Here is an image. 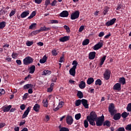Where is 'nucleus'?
<instances>
[{
	"mask_svg": "<svg viewBox=\"0 0 131 131\" xmlns=\"http://www.w3.org/2000/svg\"><path fill=\"white\" fill-rule=\"evenodd\" d=\"M86 119L89 121V122L91 125L95 126L96 125V123L95 121L98 119V116L97 113L95 111H92L90 113V115L86 117Z\"/></svg>",
	"mask_w": 131,
	"mask_h": 131,
	"instance_id": "obj_1",
	"label": "nucleus"
},
{
	"mask_svg": "<svg viewBox=\"0 0 131 131\" xmlns=\"http://www.w3.org/2000/svg\"><path fill=\"white\" fill-rule=\"evenodd\" d=\"M104 120L105 119H104V116H102L101 117L97 118V119L95 121H96L95 125L96 124L97 126H102V124H103L104 123Z\"/></svg>",
	"mask_w": 131,
	"mask_h": 131,
	"instance_id": "obj_2",
	"label": "nucleus"
},
{
	"mask_svg": "<svg viewBox=\"0 0 131 131\" xmlns=\"http://www.w3.org/2000/svg\"><path fill=\"white\" fill-rule=\"evenodd\" d=\"M108 112H110L111 115L113 116L116 113L117 111L115 110V105L114 103H111L108 106Z\"/></svg>",
	"mask_w": 131,
	"mask_h": 131,
	"instance_id": "obj_3",
	"label": "nucleus"
},
{
	"mask_svg": "<svg viewBox=\"0 0 131 131\" xmlns=\"http://www.w3.org/2000/svg\"><path fill=\"white\" fill-rule=\"evenodd\" d=\"M33 58L30 56H27L23 60L24 65H29L33 63Z\"/></svg>",
	"mask_w": 131,
	"mask_h": 131,
	"instance_id": "obj_4",
	"label": "nucleus"
},
{
	"mask_svg": "<svg viewBox=\"0 0 131 131\" xmlns=\"http://www.w3.org/2000/svg\"><path fill=\"white\" fill-rule=\"evenodd\" d=\"M104 78L105 80H109L111 76V71L110 70L106 69L103 74Z\"/></svg>",
	"mask_w": 131,
	"mask_h": 131,
	"instance_id": "obj_5",
	"label": "nucleus"
},
{
	"mask_svg": "<svg viewBox=\"0 0 131 131\" xmlns=\"http://www.w3.org/2000/svg\"><path fill=\"white\" fill-rule=\"evenodd\" d=\"M79 17V11H76L71 15V19L72 20H75Z\"/></svg>",
	"mask_w": 131,
	"mask_h": 131,
	"instance_id": "obj_6",
	"label": "nucleus"
},
{
	"mask_svg": "<svg viewBox=\"0 0 131 131\" xmlns=\"http://www.w3.org/2000/svg\"><path fill=\"white\" fill-rule=\"evenodd\" d=\"M31 111V106H29L27 110L24 112V114L22 115V119H24V118H26L29 114V112Z\"/></svg>",
	"mask_w": 131,
	"mask_h": 131,
	"instance_id": "obj_7",
	"label": "nucleus"
},
{
	"mask_svg": "<svg viewBox=\"0 0 131 131\" xmlns=\"http://www.w3.org/2000/svg\"><path fill=\"white\" fill-rule=\"evenodd\" d=\"M103 46H104V44L103 43V42H98V43L96 44L94 46L93 50H94V51H98V50H99V49H101V48H102Z\"/></svg>",
	"mask_w": 131,
	"mask_h": 131,
	"instance_id": "obj_8",
	"label": "nucleus"
},
{
	"mask_svg": "<svg viewBox=\"0 0 131 131\" xmlns=\"http://www.w3.org/2000/svg\"><path fill=\"white\" fill-rule=\"evenodd\" d=\"M114 91H121V84L120 83H116L113 88Z\"/></svg>",
	"mask_w": 131,
	"mask_h": 131,
	"instance_id": "obj_9",
	"label": "nucleus"
},
{
	"mask_svg": "<svg viewBox=\"0 0 131 131\" xmlns=\"http://www.w3.org/2000/svg\"><path fill=\"white\" fill-rule=\"evenodd\" d=\"M66 122L69 125H71L73 123V118L71 116H68L66 118Z\"/></svg>",
	"mask_w": 131,
	"mask_h": 131,
	"instance_id": "obj_10",
	"label": "nucleus"
},
{
	"mask_svg": "<svg viewBox=\"0 0 131 131\" xmlns=\"http://www.w3.org/2000/svg\"><path fill=\"white\" fill-rule=\"evenodd\" d=\"M70 39V36H64L60 38L59 41L61 42H65V41H68Z\"/></svg>",
	"mask_w": 131,
	"mask_h": 131,
	"instance_id": "obj_11",
	"label": "nucleus"
},
{
	"mask_svg": "<svg viewBox=\"0 0 131 131\" xmlns=\"http://www.w3.org/2000/svg\"><path fill=\"white\" fill-rule=\"evenodd\" d=\"M81 104L85 109H89V103H88V100L86 99H81Z\"/></svg>",
	"mask_w": 131,
	"mask_h": 131,
	"instance_id": "obj_12",
	"label": "nucleus"
},
{
	"mask_svg": "<svg viewBox=\"0 0 131 131\" xmlns=\"http://www.w3.org/2000/svg\"><path fill=\"white\" fill-rule=\"evenodd\" d=\"M76 68L75 67H73L72 68H71L69 70L70 74V75H72V76H75V74L76 73Z\"/></svg>",
	"mask_w": 131,
	"mask_h": 131,
	"instance_id": "obj_13",
	"label": "nucleus"
},
{
	"mask_svg": "<svg viewBox=\"0 0 131 131\" xmlns=\"http://www.w3.org/2000/svg\"><path fill=\"white\" fill-rule=\"evenodd\" d=\"M115 21H116V18H114L111 19L110 21L106 23L105 25L106 26H111L115 23Z\"/></svg>",
	"mask_w": 131,
	"mask_h": 131,
	"instance_id": "obj_14",
	"label": "nucleus"
},
{
	"mask_svg": "<svg viewBox=\"0 0 131 131\" xmlns=\"http://www.w3.org/2000/svg\"><path fill=\"white\" fill-rule=\"evenodd\" d=\"M59 16L60 17H62V18L68 17V16H69V12L66 10L63 11L60 13Z\"/></svg>",
	"mask_w": 131,
	"mask_h": 131,
	"instance_id": "obj_15",
	"label": "nucleus"
},
{
	"mask_svg": "<svg viewBox=\"0 0 131 131\" xmlns=\"http://www.w3.org/2000/svg\"><path fill=\"white\" fill-rule=\"evenodd\" d=\"M12 108V105H5L3 106L2 109H3L4 112H9L10 110H11V108Z\"/></svg>",
	"mask_w": 131,
	"mask_h": 131,
	"instance_id": "obj_16",
	"label": "nucleus"
},
{
	"mask_svg": "<svg viewBox=\"0 0 131 131\" xmlns=\"http://www.w3.org/2000/svg\"><path fill=\"white\" fill-rule=\"evenodd\" d=\"M121 118V114L118 113L114 115L113 119L114 120H119Z\"/></svg>",
	"mask_w": 131,
	"mask_h": 131,
	"instance_id": "obj_17",
	"label": "nucleus"
},
{
	"mask_svg": "<svg viewBox=\"0 0 131 131\" xmlns=\"http://www.w3.org/2000/svg\"><path fill=\"white\" fill-rule=\"evenodd\" d=\"M95 57H96L95 52H91L89 54V59H90V60H94Z\"/></svg>",
	"mask_w": 131,
	"mask_h": 131,
	"instance_id": "obj_18",
	"label": "nucleus"
},
{
	"mask_svg": "<svg viewBox=\"0 0 131 131\" xmlns=\"http://www.w3.org/2000/svg\"><path fill=\"white\" fill-rule=\"evenodd\" d=\"M30 11L29 10H27V11H24L20 15L21 18H26L27 17L28 15H29V13Z\"/></svg>",
	"mask_w": 131,
	"mask_h": 131,
	"instance_id": "obj_19",
	"label": "nucleus"
},
{
	"mask_svg": "<svg viewBox=\"0 0 131 131\" xmlns=\"http://www.w3.org/2000/svg\"><path fill=\"white\" fill-rule=\"evenodd\" d=\"M47 60H48V57H47V55H45L43 56L42 58L39 60V62L41 64H45V63L47 62Z\"/></svg>",
	"mask_w": 131,
	"mask_h": 131,
	"instance_id": "obj_20",
	"label": "nucleus"
},
{
	"mask_svg": "<svg viewBox=\"0 0 131 131\" xmlns=\"http://www.w3.org/2000/svg\"><path fill=\"white\" fill-rule=\"evenodd\" d=\"M40 108V105L39 104L36 103L33 107V110L35 111V112H39V109Z\"/></svg>",
	"mask_w": 131,
	"mask_h": 131,
	"instance_id": "obj_21",
	"label": "nucleus"
},
{
	"mask_svg": "<svg viewBox=\"0 0 131 131\" xmlns=\"http://www.w3.org/2000/svg\"><path fill=\"white\" fill-rule=\"evenodd\" d=\"M28 70H29V73H31V74H33V73L35 71V66L32 65L31 66L29 69Z\"/></svg>",
	"mask_w": 131,
	"mask_h": 131,
	"instance_id": "obj_22",
	"label": "nucleus"
},
{
	"mask_svg": "<svg viewBox=\"0 0 131 131\" xmlns=\"http://www.w3.org/2000/svg\"><path fill=\"white\" fill-rule=\"evenodd\" d=\"M79 88L81 90H83L85 88V82L84 81H81L79 84Z\"/></svg>",
	"mask_w": 131,
	"mask_h": 131,
	"instance_id": "obj_23",
	"label": "nucleus"
},
{
	"mask_svg": "<svg viewBox=\"0 0 131 131\" xmlns=\"http://www.w3.org/2000/svg\"><path fill=\"white\" fill-rule=\"evenodd\" d=\"M33 88V85L32 84H27L24 85V90H28V89H32Z\"/></svg>",
	"mask_w": 131,
	"mask_h": 131,
	"instance_id": "obj_24",
	"label": "nucleus"
},
{
	"mask_svg": "<svg viewBox=\"0 0 131 131\" xmlns=\"http://www.w3.org/2000/svg\"><path fill=\"white\" fill-rule=\"evenodd\" d=\"M105 60H106V56H103L100 60V62L99 63V66L102 67V66L104 64L105 62Z\"/></svg>",
	"mask_w": 131,
	"mask_h": 131,
	"instance_id": "obj_25",
	"label": "nucleus"
},
{
	"mask_svg": "<svg viewBox=\"0 0 131 131\" xmlns=\"http://www.w3.org/2000/svg\"><path fill=\"white\" fill-rule=\"evenodd\" d=\"M6 25H7V23L5 21L0 22V29H4L6 27Z\"/></svg>",
	"mask_w": 131,
	"mask_h": 131,
	"instance_id": "obj_26",
	"label": "nucleus"
},
{
	"mask_svg": "<svg viewBox=\"0 0 131 131\" xmlns=\"http://www.w3.org/2000/svg\"><path fill=\"white\" fill-rule=\"evenodd\" d=\"M95 81V80H94V78L91 77L89 78L87 80V84H92L93 82Z\"/></svg>",
	"mask_w": 131,
	"mask_h": 131,
	"instance_id": "obj_27",
	"label": "nucleus"
},
{
	"mask_svg": "<svg viewBox=\"0 0 131 131\" xmlns=\"http://www.w3.org/2000/svg\"><path fill=\"white\" fill-rule=\"evenodd\" d=\"M52 72L49 70H45L42 72V75H50L51 74Z\"/></svg>",
	"mask_w": 131,
	"mask_h": 131,
	"instance_id": "obj_28",
	"label": "nucleus"
},
{
	"mask_svg": "<svg viewBox=\"0 0 131 131\" xmlns=\"http://www.w3.org/2000/svg\"><path fill=\"white\" fill-rule=\"evenodd\" d=\"M77 96L78 97L79 99H82V98H83V93H82L81 91H78Z\"/></svg>",
	"mask_w": 131,
	"mask_h": 131,
	"instance_id": "obj_29",
	"label": "nucleus"
},
{
	"mask_svg": "<svg viewBox=\"0 0 131 131\" xmlns=\"http://www.w3.org/2000/svg\"><path fill=\"white\" fill-rule=\"evenodd\" d=\"M128 115H129V113H127L126 112H124L122 113L121 116H122L123 118H126V117H127Z\"/></svg>",
	"mask_w": 131,
	"mask_h": 131,
	"instance_id": "obj_30",
	"label": "nucleus"
},
{
	"mask_svg": "<svg viewBox=\"0 0 131 131\" xmlns=\"http://www.w3.org/2000/svg\"><path fill=\"white\" fill-rule=\"evenodd\" d=\"M119 82H120V83H122L123 85L125 84V78L124 77L120 78Z\"/></svg>",
	"mask_w": 131,
	"mask_h": 131,
	"instance_id": "obj_31",
	"label": "nucleus"
},
{
	"mask_svg": "<svg viewBox=\"0 0 131 131\" xmlns=\"http://www.w3.org/2000/svg\"><path fill=\"white\" fill-rule=\"evenodd\" d=\"M36 15V11H33L31 14L30 16H29L28 17V19H32V18H33V17H34Z\"/></svg>",
	"mask_w": 131,
	"mask_h": 131,
	"instance_id": "obj_32",
	"label": "nucleus"
},
{
	"mask_svg": "<svg viewBox=\"0 0 131 131\" xmlns=\"http://www.w3.org/2000/svg\"><path fill=\"white\" fill-rule=\"evenodd\" d=\"M90 43V39H84L82 42V46H88Z\"/></svg>",
	"mask_w": 131,
	"mask_h": 131,
	"instance_id": "obj_33",
	"label": "nucleus"
},
{
	"mask_svg": "<svg viewBox=\"0 0 131 131\" xmlns=\"http://www.w3.org/2000/svg\"><path fill=\"white\" fill-rule=\"evenodd\" d=\"M81 104V99H78L75 101V105L76 107H78Z\"/></svg>",
	"mask_w": 131,
	"mask_h": 131,
	"instance_id": "obj_34",
	"label": "nucleus"
},
{
	"mask_svg": "<svg viewBox=\"0 0 131 131\" xmlns=\"http://www.w3.org/2000/svg\"><path fill=\"white\" fill-rule=\"evenodd\" d=\"M96 85H102V80L100 79H98L95 81Z\"/></svg>",
	"mask_w": 131,
	"mask_h": 131,
	"instance_id": "obj_35",
	"label": "nucleus"
},
{
	"mask_svg": "<svg viewBox=\"0 0 131 131\" xmlns=\"http://www.w3.org/2000/svg\"><path fill=\"white\" fill-rule=\"evenodd\" d=\"M103 126H105V125L106 126H108V127H109L110 126V121H109L108 120H106L104 122H103Z\"/></svg>",
	"mask_w": 131,
	"mask_h": 131,
	"instance_id": "obj_36",
	"label": "nucleus"
},
{
	"mask_svg": "<svg viewBox=\"0 0 131 131\" xmlns=\"http://www.w3.org/2000/svg\"><path fill=\"white\" fill-rule=\"evenodd\" d=\"M81 118V114L78 113L75 115V118L76 120H79V119Z\"/></svg>",
	"mask_w": 131,
	"mask_h": 131,
	"instance_id": "obj_37",
	"label": "nucleus"
},
{
	"mask_svg": "<svg viewBox=\"0 0 131 131\" xmlns=\"http://www.w3.org/2000/svg\"><path fill=\"white\" fill-rule=\"evenodd\" d=\"M84 126L85 128L89 127V121L86 119L84 121Z\"/></svg>",
	"mask_w": 131,
	"mask_h": 131,
	"instance_id": "obj_38",
	"label": "nucleus"
},
{
	"mask_svg": "<svg viewBox=\"0 0 131 131\" xmlns=\"http://www.w3.org/2000/svg\"><path fill=\"white\" fill-rule=\"evenodd\" d=\"M33 43H34L33 41L28 40V41H27V42H26V45H27V47H30V46H32V45H33Z\"/></svg>",
	"mask_w": 131,
	"mask_h": 131,
	"instance_id": "obj_39",
	"label": "nucleus"
},
{
	"mask_svg": "<svg viewBox=\"0 0 131 131\" xmlns=\"http://www.w3.org/2000/svg\"><path fill=\"white\" fill-rule=\"evenodd\" d=\"M36 23H33L29 26V29H33V28H36Z\"/></svg>",
	"mask_w": 131,
	"mask_h": 131,
	"instance_id": "obj_40",
	"label": "nucleus"
},
{
	"mask_svg": "<svg viewBox=\"0 0 131 131\" xmlns=\"http://www.w3.org/2000/svg\"><path fill=\"white\" fill-rule=\"evenodd\" d=\"M126 110L128 111V112H131V103H129L127 104Z\"/></svg>",
	"mask_w": 131,
	"mask_h": 131,
	"instance_id": "obj_41",
	"label": "nucleus"
},
{
	"mask_svg": "<svg viewBox=\"0 0 131 131\" xmlns=\"http://www.w3.org/2000/svg\"><path fill=\"white\" fill-rule=\"evenodd\" d=\"M39 30H36V31H33V32H31V35H36L38 33H39Z\"/></svg>",
	"mask_w": 131,
	"mask_h": 131,
	"instance_id": "obj_42",
	"label": "nucleus"
},
{
	"mask_svg": "<svg viewBox=\"0 0 131 131\" xmlns=\"http://www.w3.org/2000/svg\"><path fill=\"white\" fill-rule=\"evenodd\" d=\"M42 103L43 104L44 107H48V99H46V101H45V100H43L42 101Z\"/></svg>",
	"mask_w": 131,
	"mask_h": 131,
	"instance_id": "obj_43",
	"label": "nucleus"
},
{
	"mask_svg": "<svg viewBox=\"0 0 131 131\" xmlns=\"http://www.w3.org/2000/svg\"><path fill=\"white\" fill-rule=\"evenodd\" d=\"M72 64H73V65H74L73 66V67H75V68H76V67H77V65L78 64V62H77V61H76V60H74L73 61Z\"/></svg>",
	"mask_w": 131,
	"mask_h": 131,
	"instance_id": "obj_44",
	"label": "nucleus"
},
{
	"mask_svg": "<svg viewBox=\"0 0 131 131\" xmlns=\"http://www.w3.org/2000/svg\"><path fill=\"white\" fill-rule=\"evenodd\" d=\"M126 130L131 131V124H128L125 127Z\"/></svg>",
	"mask_w": 131,
	"mask_h": 131,
	"instance_id": "obj_45",
	"label": "nucleus"
},
{
	"mask_svg": "<svg viewBox=\"0 0 131 131\" xmlns=\"http://www.w3.org/2000/svg\"><path fill=\"white\" fill-rule=\"evenodd\" d=\"M59 131H69V129L65 127H62L60 128Z\"/></svg>",
	"mask_w": 131,
	"mask_h": 131,
	"instance_id": "obj_46",
	"label": "nucleus"
},
{
	"mask_svg": "<svg viewBox=\"0 0 131 131\" xmlns=\"http://www.w3.org/2000/svg\"><path fill=\"white\" fill-rule=\"evenodd\" d=\"M39 31L40 32H42L43 31H46V26L41 27L40 29H39Z\"/></svg>",
	"mask_w": 131,
	"mask_h": 131,
	"instance_id": "obj_47",
	"label": "nucleus"
},
{
	"mask_svg": "<svg viewBox=\"0 0 131 131\" xmlns=\"http://www.w3.org/2000/svg\"><path fill=\"white\" fill-rule=\"evenodd\" d=\"M51 53L53 56H57V55H58V53L57 52V50H52Z\"/></svg>",
	"mask_w": 131,
	"mask_h": 131,
	"instance_id": "obj_48",
	"label": "nucleus"
},
{
	"mask_svg": "<svg viewBox=\"0 0 131 131\" xmlns=\"http://www.w3.org/2000/svg\"><path fill=\"white\" fill-rule=\"evenodd\" d=\"M32 77H31V75L29 74L27 77L25 78V80H28V79H31Z\"/></svg>",
	"mask_w": 131,
	"mask_h": 131,
	"instance_id": "obj_49",
	"label": "nucleus"
},
{
	"mask_svg": "<svg viewBox=\"0 0 131 131\" xmlns=\"http://www.w3.org/2000/svg\"><path fill=\"white\" fill-rule=\"evenodd\" d=\"M116 131H125V129L123 127H120Z\"/></svg>",
	"mask_w": 131,
	"mask_h": 131,
	"instance_id": "obj_50",
	"label": "nucleus"
},
{
	"mask_svg": "<svg viewBox=\"0 0 131 131\" xmlns=\"http://www.w3.org/2000/svg\"><path fill=\"white\" fill-rule=\"evenodd\" d=\"M15 14H16V11H15V10H12V11L10 12V14H9V16H10V17H12V16H14Z\"/></svg>",
	"mask_w": 131,
	"mask_h": 131,
	"instance_id": "obj_51",
	"label": "nucleus"
},
{
	"mask_svg": "<svg viewBox=\"0 0 131 131\" xmlns=\"http://www.w3.org/2000/svg\"><path fill=\"white\" fill-rule=\"evenodd\" d=\"M63 28L67 30V31H68V32H70V28H69V27L68 26H64Z\"/></svg>",
	"mask_w": 131,
	"mask_h": 131,
	"instance_id": "obj_52",
	"label": "nucleus"
},
{
	"mask_svg": "<svg viewBox=\"0 0 131 131\" xmlns=\"http://www.w3.org/2000/svg\"><path fill=\"white\" fill-rule=\"evenodd\" d=\"M83 29H84V26H81L79 29V32H82Z\"/></svg>",
	"mask_w": 131,
	"mask_h": 131,
	"instance_id": "obj_53",
	"label": "nucleus"
},
{
	"mask_svg": "<svg viewBox=\"0 0 131 131\" xmlns=\"http://www.w3.org/2000/svg\"><path fill=\"white\" fill-rule=\"evenodd\" d=\"M45 121L46 122H48V121H49V120H50V116L48 115H47L46 116H45Z\"/></svg>",
	"mask_w": 131,
	"mask_h": 131,
	"instance_id": "obj_54",
	"label": "nucleus"
},
{
	"mask_svg": "<svg viewBox=\"0 0 131 131\" xmlns=\"http://www.w3.org/2000/svg\"><path fill=\"white\" fill-rule=\"evenodd\" d=\"M50 3H51V1L50 0H46L45 5L46 6V7H48V6L50 5Z\"/></svg>",
	"mask_w": 131,
	"mask_h": 131,
	"instance_id": "obj_55",
	"label": "nucleus"
},
{
	"mask_svg": "<svg viewBox=\"0 0 131 131\" xmlns=\"http://www.w3.org/2000/svg\"><path fill=\"white\" fill-rule=\"evenodd\" d=\"M104 32H100L98 35V36L99 37H103V36H104Z\"/></svg>",
	"mask_w": 131,
	"mask_h": 131,
	"instance_id": "obj_56",
	"label": "nucleus"
},
{
	"mask_svg": "<svg viewBox=\"0 0 131 131\" xmlns=\"http://www.w3.org/2000/svg\"><path fill=\"white\" fill-rule=\"evenodd\" d=\"M17 56H18V54L16 53H13L12 54V57L13 58V59H15V58H16Z\"/></svg>",
	"mask_w": 131,
	"mask_h": 131,
	"instance_id": "obj_57",
	"label": "nucleus"
},
{
	"mask_svg": "<svg viewBox=\"0 0 131 131\" xmlns=\"http://www.w3.org/2000/svg\"><path fill=\"white\" fill-rule=\"evenodd\" d=\"M16 62L18 65H21L22 64V61H21V60L20 59H17Z\"/></svg>",
	"mask_w": 131,
	"mask_h": 131,
	"instance_id": "obj_58",
	"label": "nucleus"
},
{
	"mask_svg": "<svg viewBox=\"0 0 131 131\" xmlns=\"http://www.w3.org/2000/svg\"><path fill=\"white\" fill-rule=\"evenodd\" d=\"M51 23H52V24H58L59 21L57 20H52Z\"/></svg>",
	"mask_w": 131,
	"mask_h": 131,
	"instance_id": "obj_59",
	"label": "nucleus"
},
{
	"mask_svg": "<svg viewBox=\"0 0 131 131\" xmlns=\"http://www.w3.org/2000/svg\"><path fill=\"white\" fill-rule=\"evenodd\" d=\"M41 2H42V0H35V3L38 4V5L41 4Z\"/></svg>",
	"mask_w": 131,
	"mask_h": 131,
	"instance_id": "obj_60",
	"label": "nucleus"
},
{
	"mask_svg": "<svg viewBox=\"0 0 131 131\" xmlns=\"http://www.w3.org/2000/svg\"><path fill=\"white\" fill-rule=\"evenodd\" d=\"M47 92L48 93H52L53 92V88L50 87L47 89Z\"/></svg>",
	"mask_w": 131,
	"mask_h": 131,
	"instance_id": "obj_61",
	"label": "nucleus"
},
{
	"mask_svg": "<svg viewBox=\"0 0 131 131\" xmlns=\"http://www.w3.org/2000/svg\"><path fill=\"white\" fill-rule=\"evenodd\" d=\"M4 126H6L5 123H0V128H2L3 127H4Z\"/></svg>",
	"mask_w": 131,
	"mask_h": 131,
	"instance_id": "obj_62",
	"label": "nucleus"
},
{
	"mask_svg": "<svg viewBox=\"0 0 131 131\" xmlns=\"http://www.w3.org/2000/svg\"><path fill=\"white\" fill-rule=\"evenodd\" d=\"M28 94H32L33 93V90L32 88H30L28 91Z\"/></svg>",
	"mask_w": 131,
	"mask_h": 131,
	"instance_id": "obj_63",
	"label": "nucleus"
},
{
	"mask_svg": "<svg viewBox=\"0 0 131 131\" xmlns=\"http://www.w3.org/2000/svg\"><path fill=\"white\" fill-rule=\"evenodd\" d=\"M20 108L21 110H24V109L26 108V106H25V104H22L21 105H20Z\"/></svg>",
	"mask_w": 131,
	"mask_h": 131,
	"instance_id": "obj_64",
	"label": "nucleus"
}]
</instances>
